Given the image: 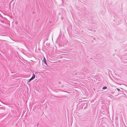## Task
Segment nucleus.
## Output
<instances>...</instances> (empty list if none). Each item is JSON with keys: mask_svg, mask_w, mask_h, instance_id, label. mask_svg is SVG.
I'll return each instance as SVG.
<instances>
[{"mask_svg": "<svg viewBox=\"0 0 127 127\" xmlns=\"http://www.w3.org/2000/svg\"><path fill=\"white\" fill-rule=\"evenodd\" d=\"M35 77V74H34L33 73V76L31 78V79H30V80L28 81V82H30L31 80H33L34 79Z\"/></svg>", "mask_w": 127, "mask_h": 127, "instance_id": "nucleus-1", "label": "nucleus"}, {"mask_svg": "<svg viewBox=\"0 0 127 127\" xmlns=\"http://www.w3.org/2000/svg\"><path fill=\"white\" fill-rule=\"evenodd\" d=\"M107 88V87L106 86H104L103 87L102 89H106Z\"/></svg>", "mask_w": 127, "mask_h": 127, "instance_id": "nucleus-3", "label": "nucleus"}, {"mask_svg": "<svg viewBox=\"0 0 127 127\" xmlns=\"http://www.w3.org/2000/svg\"><path fill=\"white\" fill-rule=\"evenodd\" d=\"M43 61L44 62V63L46 65H47V63L46 62V59H45V58L44 57V59H43Z\"/></svg>", "mask_w": 127, "mask_h": 127, "instance_id": "nucleus-2", "label": "nucleus"}, {"mask_svg": "<svg viewBox=\"0 0 127 127\" xmlns=\"http://www.w3.org/2000/svg\"><path fill=\"white\" fill-rule=\"evenodd\" d=\"M117 90L118 91H119L120 90L119 89H117Z\"/></svg>", "mask_w": 127, "mask_h": 127, "instance_id": "nucleus-4", "label": "nucleus"}]
</instances>
